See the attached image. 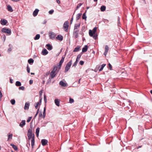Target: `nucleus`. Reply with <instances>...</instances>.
<instances>
[{
  "mask_svg": "<svg viewBox=\"0 0 152 152\" xmlns=\"http://www.w3.org/2000/svg\"><path fill=\"white\" fill-rule=\"evenodd\" d=\"M27 136L28 140H29L31 138L34 139V134L32 133V131L31 130L29 129L28 132Z\"/></svg>",
  "mask_w": 152,
  "mask_h": 152,
  "instance_id": "1",
  "label": "nucleus"
},
{
  "mask_svg": "<svg viewBox=\"0 0 152 152\" xmlns=\"http://www.w3.org/2000/svg\"><path fill=\"white\" fill-rule=\"evenodd\" d=\"M72 63V60H71L66 64L65 69V72H67L70 69Z\"/></svg>",
  "mask_w": 152,
  "mask_h": 152,
  "instance_id": "2",
  "label": "nucleus"
},
{
  "mask_svg": "<svg viewBox=\"0 0 152 152\" xmlns=\"http://www.w3.org/2000/svg\"><path fill=\"white\" fill-rule=\"evenodd\" d=\"M1 31L3 33H5L10 35L11 33V30L6 28H2Z\"/></svg>",
  "mask_w": 152,
  "mask_h": 152,
  "instance_id": "3",
  "label": "nucleus"
},
{
  "mask_svg": "<svg viewBox=\"0 0 152 152\" xmlns=\"http://www.w3.org/2000/svg\"><path fill=\"white\" fill-rule=\"evenodd\" d=\"M57 74L56 73L52 71H51L50 74V76L49 77V80H50V82H51V79L54 78L56 75Z\"/></svg>",
  "mask_w": 152,
  "mask_h": 152,
  "instance_id": "4",
  "label": "nucleus"
},
{
  "mask_svg": "<svg viewBox=\"0 0 152 152\" xmlns=\"http://www.w3.org/2000/svg\"><path fill=\"white\" fill-rule=\"evenodd\" d=\"M69 22L68 21H66L65 22L63 25V27L64 29V30L66 31L68 30V27H69Z\"/></svg>",
  "mask_w": 152,
  "mask_h": 152,
  "instance_id": "5",
  "label": "nucleus"
},
{
  "mask_svg": "<svg viewBox=\"0 0 152 152\" xmlns=\"http://www.w3.org/2000/svg\"><path fill=\"white\" fill-rule=\"evenodd\" d=\"M79 30H74L73 33V37L75 38H77L78 36Z\"/></svg>",
  "mask_w": 152,
  "mask_h": 152,
  "instance_id": "6",
  "label": "nucleus"
},
{
  "mask_svg": "<svg viewBox=\"0 0 152 152\" xmlns=\"http://www.w3.org/2000/svg\"><path fill=\"white\" fill-rule=\"evenodd\" d=\"M60 70V69H59L58 67H57V66L55 65L54 66L52 71L57 74L58 72Z\"/></svg>",
  "mask_w": 152,
  "mask_h": 152,
  "instance_id": "7",
  "label": "nucleus"
},
{
  "mask_svg": "<svg viewBox=\"0 0 152 152\" xmlns=\"http://www.w3.org/2000/svg\"><path fill=\"white\" fill-rule=\"evenodd\" d=\"M48 142V140L45 139H42L41 141L42 144L43 146L46 145L47 144Z\"/></svg>",
  "mask_w": 152,
  "mask_h": 152,
  "instance_id": "8",
  "label": "nucleus"
},
{
  "mask_svg": "<svg viewBox=\"0 0 152 152\" xmlns=\"http://www.w3.org/2000/svg\"><path fill=\"white\" fill-rule=\"evenodd\" d=\"M7 23V21L5 19H1L0 21V23L2 25H6Z\"/></svg>",
  "mask_w": 152,
  "mask_h": 152,
  "instance_id": "9",
  "label": "nucleus"
},
{
  "mask_svg": "<svg viewBox=\"0 0 152 152\" xmlns=\"http://www.w3.org/2000/svg\"><path fill=\"white\" fill-rule=\"evenodd\" d=\"M49 36L50 39H53L55 38V35L54 33L51 32L49 33Z\"/></svg>",
  "mask_w": 152,
  "mask_h": 152,
  "instance_id": "10",
  "label": "nucleus"
},
{
  "mask_svg": "<svg viewBox=\"0 0 152 152\" xmlns=\"http://www.w3.org/2000/svg\"><path fill=\"white\" fill-rule=\"evenodd\" d=\"M109 50V48L108 46L107 45H106L105 48V51L104 53V55L105 56L108 53Z\"/></svg>",
  "mask_w": 152,
  "mask_h": 152,
  "instance_id": "11",
  "label": "nucleus"
},
{
  "mask_svg": "<svg viewBox=\"0 0 152 152\" xmlns=\"http://www.w3.org/2000/svg\"><path fill=\"white\" fill-rule=\"evenodd\" d=\"M80 26V23H77L75 24L74 30H78V29Z\"/></svg>",
  "mask_w": 152,
  "mask_h": 152,
  "instance_id": "12",
  "label": "nucleus"
},
{
  "mask_svg": "<svg viewBox=\"0 0 152 152\" xmlns=\"http://www.w3.org/2000/svg\"><path fill=\"white\" fill-rule=\"evenodd\" d=\"M42 52V55L44 56L46 55L48 53V52L45 49H43Z\"/></svg>",
  "mask_w": 152,
  "mask_h": 152,
  "instance_id": "13",
  "label": "nucleus"
},
{
  "mask_svg": "<svg viewBox=\"0 0 152 152\" xmlns=\"http://www.w3.org/2000/svg\"><path fill=\"white\" fill-rule=\"evenodd\" d=\"M30 104L29 102H26L24 106L25 110H28L29 109Z\"/></svg>",
  "mask_w": 152,
  "mask_h": 152,
  "instance_id": "14",
  "label": "nucleus"
},
{
  "mask_svg": "<svg viewBox=\"0 0 152 152\" xmlns=\"http://www.w3.org/2000/svg\"><path fill=\"white\" fill-rule=\"evenodd\" d=\"M39 11V10L38 9H36L33 12V15L34 17L36 16L38 14Z\"/></svg>",
  "mask_w": 152,
  "mask_h": 152,
  "instance_id": "15",
  "label": "nucleus"
},
{
  "mask_svg": "<svg viewBox=\"0 0 152 152\" xmlns=\"http://www.w3.org/2000/svg\"><path fill=\"white\" fill-rule=\"evenodd\" d=\"M106 64H103L99 66V68H100L99 70V72L103 70L104 67L106 66Z\"/></svg>",
  "mask_w": 152,
  "mask_h": 152,
  "instance_id": "16",
  "label": "nucleus"
},
{
  "mask_svg": "<svg viewBox=\"0 0 152 152\" xmlns=\"http://www.w3.org/2000/svg\"><path fill=\"white\" fill-rule=\"evenodd\" d=\"M47 49L49 50H50L53 49V47L50 44H47L46 45Z\"/></svg>",
  "mask_w": 152,
  "mask_h": 152,
  "instance_id": "17",
  "label": "nucleus"
},
{
  "mask_svg": "<svg viewBox=\"0 0 152 152\" xmlns=\"http://www.w3.org/2000/svg\"><path fill=\"white\" fill-rule=\"evenodd\" d=\"M25 121L24 120H22L20 123L19 126H20L22 128L24 125H25Z\"/></svg>",
  "mask_w": 152,
  "mask_h": 152,
  "instance_id": "18",
  "label": "nucleus"
},
{
  "mask_svg": "<svg viewBox=\"0 0 152 152\" xmlns=\"http://www.w3.org/2000/svg\"><path fill=\"white\" fill-rule=\"evenodd\" d=\"M56 39L57 40L61 41L63 39V37L61 35H58L56 37Z\"/></svg>",
  "mask_w": 152,
  "mask_h": 152,
  "instance_id": "19",
  "label": "nucleus"
},
{
  "mask_svg": "<svg viewBox=\"0 0 152 152\" xmlns=\"http://www.w3.org/2000/svg\"><path fill=\"white\" fill-rule=\"evenodd\" d=\"M88 48V46L87 45H85L84 47L82 49V52L83 53L86 52Z\"/></svg>",
  "mask_w": 152,
  "mask_h": 152,
  "instance_id": "20",
  "label": "nucleus"
},
{
  "mask_svg": "<svg viewBox=\"0 0 152 152\" xmlns=\"http://www.w3.org/2000/svg\"><path fill=\"white\" fill-rule=\"evenodd\" d=\"M7 10L9 12H12L13 11V10L12 7L10 5H9L7 6Z\"/></svg>",
  "mask_w": 152,
  "mask_h": 152,
  "instance_id": "21",
  "label": "nucleus"
},
{
  "mask_svg": "<svg viewBox=\"0 0 152 152\" xmlns=\"http://www.w3.org/2000/svg\"><path fill=\"white\" fill-rule=\"evenodd\" d=\"M55 103L58 106H59L60 105V100L58 99H55L54 101Z\"/></svg>",
  "mask_w": 152,
  "mask_h": 152,
  "instance_id": "22",
  "label": "nucleus"
},
{
  "mask_svg": "<svg viewBox=\"0 0 152 152\" xmlns=\"http://www.w3.org/2000/svg\"><path fill=\"white\" fill-rule=\"evenodd\" d=\"M80 47L78 46H77L76 48H75L73 50V52H78L79 51L80 49Z\"/></svg>",
  "mask_w": 152,
  "mask_h": 152,
  "instance_id": "23",
  "label": "nucleus"
},
{
  "mask_svg": "<svg viewBox=\"0 0 152 152\" xmlns=\"http://www.w3.org/2000/svg\"><path fill=\"white\" fill-rule=\"evenodd\" d=\"M59 84L60 85L63 87H65L66 86V84L64 82L62 81H61L60 82Z\"/></svg>",
  "mask_w": 152,
  "mask_h": 152,
  "instance_id": "24",
  "label": "nucleus"
},
{
  "mask_svg": "<svg viewBox=\"0 0 152 152\" xmlns=\"http://www.w3.org/2000/svg\"><path fill=\"white\" fill-rule=\"evenodd\" d=\"M89 35L91 37H93V35L95 34L94 33H93V31L91 30H90L89 31Z\"/></svg>",
  "mask_w": 152,
  "mask_h": 152,
  "instance_id": "25",
  "label": "nucleus"
},
{
  "mask_svg": "<svg viewBox=\"0 0 152 152\" xmlns=\"http://www.w3.org/2000/svg\"><path fill=\"white\" fill-rule=\"evenodd\" d=\"M34 139H32L31 140V145L32 148H34Z\"/></svg>",
  "mask_w": 152,
  "mask_h": 152,
  "instance_id": "26",
  "label": "nucleus"
},
{
  "mask_svg": "<svg viewBox=\"0 0 152 152\" xmlns=\"http://www.w3.org/2000/svg\"><path fill=\"white\" fill-rule=\"evenodd\" d=\"M82 15L81 13H79L77 15L76 17V20H78L80 18L81 16Z\"/></svg>",
  "mask_w": 152,
  "mask_h": 152,
  "instance_id": "27",
  "label": "nucleus"
},
{
  "mask_svg": "<svg viewBox=\"0 0 152 152\" xmlns=\"http://www.w3.org/2000/svg\"><path fill=\"white\" fill-rule=\"evenodd\" d=\"M34 60L31 58H30L28 60V63L30 64H31L34 62Z\"/></svg>",
  "mask_w": 152,
  "mask_h": 152,
  "instance_id": "28",
  "label": "nucleus"
},
{
  "mask_svg": "<svg viewBox=\"0 0 152 152\" xmlns=\"http://www.w3.org/2000/svg\"><path fill=\"white\" fill-rule=\"evenodd\" d=\"M40 37V35L39 34H37L35 37H34V40H36L38 39Z\"/></svg>",
  "mask_w": 152,
  "mask_h": 152,
  "instance_id": "29",
  "label": "nucleus"
},
{
  "mask_svg": "<svg viewBox=\"0 0 152 152\" xmlns=\"http://www.w3.org/2000/svg\"><path fill=\"white\" fill-rule=\"evenodd\" d=\"M39 127H38L37 128L36 130V133L37 134V136L38 137L39 136Z\"/></svg>",
  "mask_w": 152,
  "mask_h": 152,
  "instance_id": "30",
  "label": "nucleus"
},
{
  "mask_svg": "<svg viewBox=\"0 0 152 152\" xmlns=\"http://www.w3.org/2000/svg\"><path fill=\"white\" fill-rule=\"evenodd\" d=\"M21 83L19 81H17L15 83V85L16 86H21Z\"/></svg>",
  "mask_w": 152,
  "mask_h": 152,
  "instance_id": "31",
  "label": "nucleus"
},
{
  "mask_svg": "<svg viewBox=\"0 0 152 152\" xmlns=\"http://www.w3.org/2000/svg\"><path fill=\"white\" fill-rule=\"evenodd\" d=\"M106 7L104 6H102L101 7L100 10L102 11H104L105 10Z\"/></svg>",
  "mask_w": 152,
  "mask_h": 152,
  "instance_id": "32",
  "label": "nucleus"
},
{
  "mask_svg": "<svg viewBox=\"0 0 152 152\" xmlns=\"http://www.w3.org/2000/svg\"><path fill=\"white\" fill-rule=\"evenodd\" d=\"M11 146H12L13 148L15 150H17L18 149V148L15 145H13V144H11Z\"/></svg>",
  "mask_w": 152,
  "mask_h": 152,
  "instance_id": "33",
  "label": "nucleus"
},
{
  "mask_svg": "<svg viewBox=\"0 0 152 152\" xmlns=\"http://www.w3.org/2000/svg\"><path fill=\"white\" fill-rule=\"evenodd\" d=\"M82 19H85V20H86L87 17L86 15V13H84L83 14V15H82Z\"/></svg>",
  "mask_w": 152,
  "mask_h": 152,
  "instance_id": "34",
  "label": "nucleus"
},
{
  "mask_svg": "<svg viewBox=\"0 0 152 152\" xmlns=\"http://www.w3.org/2000/svg\"><path fill=\"white\" fill-rule=\"evenodd\" d=\"M63 63L59 62L58 65L57 66V67H58L59 69H60L61 66Z\"/></svg>",
  "mask_w": 152,
  "mask_h": 152,
  "instance_id": "35",
  "label": "nucleus"
},
{
  "mask_svg": "<svg viewBox=\"0 0 152 152\" xmlns=\"http://www.w3.org/2000/svg\"><path fill=\"white\" fill-rule=\"evenodd\" d=\"M83 4V3H80L78 4L76 10L78 9Z\"/></svg>",
  "mask_w": 152,
  "mask_h": 152,
  "instance_id": "36",
  "label": "nucleus"
},
{
  "mask_svg": "<svg viewBox=\"0 0 152 152\" xmlns=\"http://www.w3.org/2000/svg\"><path fill=\"white\" fill-rule=\"evenodd\" d=\"M11 104L12 105H14L15 103V100L14 99H11L10 101Z\"/></svg>",
  "mask_w": 152,
  "mask_h": 152,
  "instance_id": "37",
  "label": "nucleus"
},
{
  "mask_svg": "<svg viewBox=\"0 0 152 152\" xmlns=\"http://www.w3.org/2000/svg\"><path fill=\"white\" fill-rule=\"evenodd\" d=\"M65 56H63L62 57V58H61V60H60V62L63 63V62H64V58H65Z\"/></svg>",
  "mask_w": 152,
  "mask_h": 152,
  "instance_id": "38",
  "label": "nucleus"
},
{
  "mask_svg": "<svg viewBox=\"0 0 152 152\" xmlns=\"http://www.w3.org/2000/svg\"><path fill=\"white\" fill-rule=\"evenodd\" d=\"M39 104V102H37L36 103V104L34 105V106L35 107L36 109H37L38 108V106Z\"/></svg>",
  "mask_w": 152,
  "mask_h": 152,
  "instance_id": "39",
  "label": "nucleus"
},
{
  "mask_svg": "<svg viewBox=\"0 0 152 152\" xmlns=\"http://www.w3.org/2000/svg\"><path fill=\"white\" fill-rule=\"evenodd\" d=\"M12 137V134H9L8 136V140H9L10 139H11Z\"/></svg>",
  "mask_w": 152,
  "mask_h": 152,
  "instance_id": "40",
  "label": "nucleus"
},
{
  "mask_svg": "<svg viewBox=\"0 0 152 152\" xmlns=\"http://www.w3.org/2000/svg\"><path fill=\"white\" fill-rule=\"evenodd\" d=\"M12 46V45H11L10 44L9 45V46L10 47L8 49V51L9 52L11 51L12 50V46Z\"/></svg>",
  "mask_w": 152,
  "mask_h": 152,
  "instance_id": "41",
  "label": "nucleus"
},
{
  "mask_svg": "<svg viewBox=\"0 0 152 152\" xmlns=\"http://www.w3.org/2000/svg\"><path fill=\"white\" fill-rule=\"evenodd\" d=\"M81 55L80 54H79L77 55L76 60H77L78 61H79V59L81 57Z\"/></svg>",
  "mask_w": 152,
  "mask_h": 152,
  "instance_id": "42",
  "label": "nucleus"
},
{
  "mask_svg": "<svg viewBox=\"0 0 152 152\" xmlns=\"http://www.w3.org/2000/svg\"><path fill=\"white\" fill-rule=\"evenodd\" d=\"M97 30V28L96 27H94L92 30L93 31V33H94L95 34V32Z\"/></svg>",
  "mask_w": 152,
  "mask_h": 152,
  "instance_id": "43",
  "label": "nucleus"
},
{
  "mask_svg": "<svg viewBox=\"0 0 152 152\" xmlns=\"http://www.w3.org/2000/svg\"><path fill=\"white\" fill-rule=\"evenodd\" d=\"M77 60H76V61L74 63L73 65V66H76L77 65V64L78 62Z\"/></svg>",
  "mask_w": 152,
  "mask_h": 152,
  "instance_id": "44",
  "label": "nucleus"
},
{
  "mask_svg": "<svg viewBox=\"0 0 152 152\" xmlns=\"http://www.w3.org/2000/svg\"><path fill=\"white\" fill-rule=\"evenodd\" d=\"M108 66H109V69L110 70H111L112 69V65H111V64L110 63H109L108 64Z\"/></svg>",
  "mask_w": 152,
  "mask_h": 152,
  "instance_id": "45",
  "label": "nucleus"
},
{
  "mask_svg": "<svg viewBox=\"0 0 152 152\" xmlns=\"http://www.w3.org/2000/svg\"><path fill=\"white\" fill-rule=\"evenodd\" d=\"M93 37V38L95 39H96L97 38V35L96 34H95L92 37Z\"/></svg>",
  "mask_w": 152,
  "mask_h": 152,
  "instance_id": "46",
  "label": "nucleus"
},
{
  "mask_svg": "<svg viewBox=\"0 0 152 152\" xmlns=\"http://www.w3.org/2000/svg\"><path fill=\"white\" fill-rule=\"evenodd\" d=\"M74 99L71 98H70L69 100V102L70 103H72L74 102Z\"/></svg>",
  "mask_w": 152,
  "mask_h": 152,
  "instance_id": "47",
  "label": "nucleus"
},
{
  "mask_svg": "<svg viewBox=\"0 0 152 152\" xmlns=\"http://www.w3.org/2000/svg\"><path fill=\"white\" fill-rule=\"evenodd\" d=\"M44 100L45 102V103H46L47 102V98L45 94L44 95Z\"/></svg>",
  "mask_w": 152,
  "mask_h": 152,
  "instance_id": "48",
  "label": "nucleus"
},
{
  "mask_svg": "<svg viewBox=\"0 0 152 152\" xmlns=\"http://www.w3.org/2000/svg\"><path fill=\"white\" fill-rule=\"evenodd\" d=\"M31 118H32V117H29L27 120V122H29L30 121L31 119Z\"/></svg>",
  "mask_w": 152,
  "mask_h": 152,
  "instance_id": "49",
  "label": "nucleus"
},
{
  "mask_svg": "<svg viewBox=\"0 0 152 152\" xmlns=\"http://www.w3.org/2000/svg\"><path fill=\"white\" fill-rule=\"evenodd\" d=\"M27 71L28 73L30 72V68L29 67L28 65H27Z\"/></svg>",
  "mask_w": 152,
  "mask_h": 152,
  "instance_id": "50",
  "label": "nucleus"
},
{
  "mask_svg": "<svg viewBox=\"0 0 152 152\" xmlns=\"http://www.w3.org/2000/svg\"><path fill=\"white\" fill-rule=\"evenodd\" d=\"M19 90H24V87L23 86H22L19 87Z\"/></svg>",
  "mask_w": 152,
  "mask_h": 152,
  "instance_id": "51",
  "label": "nucleus"
},
{
  "mask_svg": "<svg viewBox=\"0 0 152 152\" xmlns=\"http://www.w3.org/2000/svg\"><path fill=\"white\" fill-rule=\"evenodd\" d=\"M53 12H54L53 10H50V11H49V13L50 14H51L52 13H53Z\"/></svg>",
  "mask_w": 152,
  "mask_h": 152,
  "instance_id": "52",
  "label": "nucleus"
},
{
  "mask_svg": "<svg viewBox=\"0 0 152 152\" xmlns=\"http://www.w3.org/2000/svg\"><path fill=\"white\" fill-rule=\"evenodd\" d=\"M30 142H29V141L28 143H27V144L26 145V147H27V148L28 149L29 148V147L30 146Z\"/></svg>",
  "mask_w": 152,
  "mask_h": 152,
  "instance_id": "53",
  "label": "nucleus"
},
{
  "mask_svg": "<svg viewBox=\"0 0 152 152\" xmlns=\"http://www.w3.org/2000/svg\"><path fill=\"white\" fill-rule=\"evenodd\" d=\"M84 63V62L83 61H80L79 64L81 65H83Z\"/></svg>",
  "mask_w": 152,
  "mask_h": 152,
  "instance_id": "54",
  "label": "nucleus"
},
{
  "mask_svg": "<svg viewBox=\"0 0 152 152\" xmlns=\"http://www.w3.org/2000/svg\"><path fill=\"white\" fill-rule=\"evenodd\" d=\"M43 115L42 113L40 112L39 114V117H43Z\"/></svg>",
  "mask_w": 152,
  "mask_h": 152,
  "instance_id": "55",
  "label": "nucleus"
},
{
  "mask_svg": "<svg viewBox=\"0 0 152 152\" xmlns=\"http://www.w3.org/2000/svg\"><path fill=\"white\" fill-rule=\"evenodd\" d=\"M2 37L4 40V41L6 39V38L5 35L4 34L2 36Z\"/></svg>",
  "mask_w": 152,
  "mask_h": 152,
  "instance_id": "56",
  "label": "nucleus"
},
{
  "mask_svg": "<svg viewBox=\"0 0 152 152\" xmlns=\"http://www.w3.org/2000/svg\"><path fill=\"white\" fill-rule=\"evenodd\" d=\"M120 18L119 17H118V26H119V25L120 24Z\"/></svg>",
  "mask_w": 152,
  "mask_h": 152,
  "instance_id": "57",
  "label": "nucleus"
},
{
  "mask_svg": "<svg viewBox=\"0 0 152 152\" xmlns=\"http://www.w3.org/2000/svg\"><path fill=\"white\" fill-rule=\"evenodd\" d=\"M45 116V112H43V118H44Z\"/></svg>",
  "mask_w": 152,
  "mask_h": 152,
  "instance_id": "58",
  "label": "nucleus"
},
{
  "mask_svg": "<svg viewBox=\"0 0 152 152\" xmlns=\"http://www.w3.org/2000/svg\"><path fill=\"white\" fill-rule=\"evenodd\" d=\"M33 83V80H30L29 81V83L30 84H31Z\"/></svg>",
  "mask_w": 152,
  "mask_h": 152,
  "instance_id": "59",
  "label": "nucleus"
},
{
  "mask_svg": "<svg viewBox=\"0 0 152 152\" xmlns=\"http://www.w3.org/2000/svg\"><path fill=\"white\" fill-rule=\"evenodd\" d=\"M42 100V98H41V99H40V100H39V105H40V104H41Z\"/></svg>",
  "mask_w": 152,
  "mask_h": 152,
  "instance_id": "60",
  "label": "nucleus"
},
{
  "mask_svg": "<svg viewBox=\"0 0 152 152\" xmlns=\"http://www.w3.org/2000/svg\"><path fill=\"white\" fill-rule=\"evenodd\" d=\"M47 21L46 20H44V21H43V22L42 23L43 24H45L46 23H47Z\"/></svg>",
  "mask_w": 152,
  "mask_h": 152,
  "instance_id": "61",
  "label": "nucleus"
},
{
  "mask_svg": "<svg viewBox=\"0 0 152 152\" xmlns=\"http://www.w3.org/2000/svg\"><path fill=\"white\" fill-rule=\"evenodd\" d=\"M2 96V95L1 92L0 93V98H1Z\"/></svg>",
  "mask_w": 152,
  "mask_h": 152,
  "instance_id": "62",
  "label": "nucleus"
},
{
  "mask_svg": "<svg viewBox=\"0 0 152 152\" xmlns=\"http://www.w3.org/2000/svg\"><path fill=\"white\" fill-rule=\"evenodd\" d=\"M39 94L40 95H41L42 94V91H39Z\"/></svg>",
  "mask_w": 152,
  "mask_h": 152,
  "instance_id": "63",
  "label": "nucleus"
},
{
  "mask_svg": "<svg viewBox=\"0 0 152 152\" xmlns=\"http://www.w3.org/2000/svg\"><path fill=\"white\" fill-rule=\"evenodd\" d=\"M56 1L58 4H60V2L59 0H56Z\"/></svg>",
  "mask_w": 152,
  "mask_h": 152,
  "instance_id": "64",
  "label": "nucleus"
}]
</instances>
